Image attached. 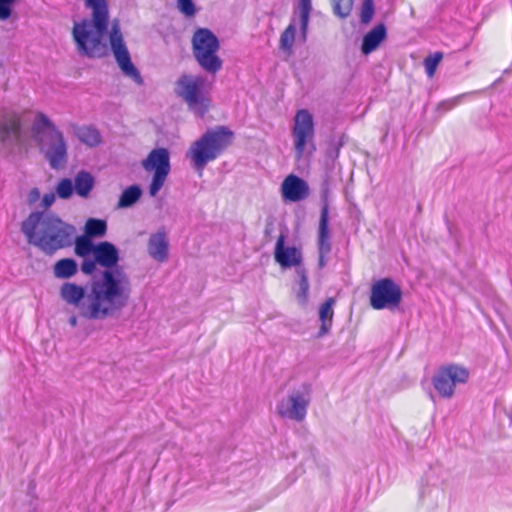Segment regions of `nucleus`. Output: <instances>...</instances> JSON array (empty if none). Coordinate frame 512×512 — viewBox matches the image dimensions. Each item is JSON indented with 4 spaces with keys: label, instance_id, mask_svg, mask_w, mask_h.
<instances>
[{
    "label": "nucleus",
    "instance_id": "43",
    "mask_svg": "<svg viewBox=\"0 0 512 512\" xmlns=\"http://www.w3.org/2000/svg\"><path fill=\"white\" fill-rule=\"evenodd\" d=\"M294 481H295V478H293V479L289 480L288 485H289V484H291V483H293Z\"/></svg>",
    "mask_w": 512,
    "mask_h": 512
},
{
    "label": "nucleus",
    "instance_id": "20",
    "mask_svg": "<svg viewBox=\"0 0 512 512\" xmlns=\"http://www.w3.org/2000/svg\"><path fill=\"white\" fill-rule=\"evenodd\" d=\"M21 124L19 119L12 117L0 121V140L3 143L16 142L20 138Z\"/></svg>",
    "mask_w": 512,
    "mask_h": 512
},
{
    "label": "nucleus",
    "instance_id": "16",
    "mask_svg": "<svg viewBox=\"0 0 512 512\" xmlns=\"http://www.w3.org/2000/svg\"><path fill=\"white\" fill-rule=\"evenodd\" d=\"M147 251L151 258L157 262H165L168 258L169 241L165 231L160 230L150 235Z\"/></svg>",
    "mask_w": 512,
    "mask_h": 512
},
{
    "label": "nucleus",
    "instance_id": "10",
    "mask_svg": "<svg viewBox=\"0 0 512 512\" xmlns=\"http://www.w3.org/2000/svg\"><path fill=\"white\" fill-rule=\"evenodd\" d=\"M146 172H153L149 194L155 197L162 189L171 170L170 154L166 148H155L142 161Z\"/></svg>",
    "mask_w": 512,
    "mask_h": 512
},
{
    "label": "nucleus",
    "instance_id": "3",
    "mask_svg": "<svg viewBox=\"0 0 512 512\" xmlns=\"http://www.w3.org/2000/svg\"><path fill=\"white\" fill-rule=\"evenodd\" d=\"M92 11L91 19L75 22L72 30L78 51L88 57H102L107 47L102 42L108 31L109 10L107 0H84Z\"/></svg>",
    "mask_w": 512,
    "mask_h": 512
},
{
    "label": "nucleus",
    "instance_id": "39",
    "mask_svg": "<svg viewBox=\"0 0 512 512\" xmlns=\"http://www.w3.org/2000/svg\"><path fill=\"white\" fill-rule=\"evenodd\" d=\"M40 197H41L40 190L38 188L34 187L28 192L27 197H26V202L28 205L32 206L36 202L39 201Z\"/></svg>",
    "mask_w": 512,
    "mask_h": 512
},
{
    "label": "nucleus",
    "instance_id": "19",
    "mask_svg": "<svg viewBox=\"0 0 512 512\" xmlns=\"http://www.w3.org/2000/svg\"><path fill=\"white\" fill-rule=\"evenodd\" d=\"M334 298H328L319 308V321L321 323L317 338H322L329 333L334 316Z\"/></svg>",
    "mask_w": 512,
    "mask_h": 512
},
{
    "label": "nucleus",
    "instance_id": "14",
    "mask_svg": "<svg viewBox=\"0 0 512 512\" xmlns=\"http://www.w3.org/2000/svg\"><path fill=\"white\" fill-rule=\"evenodd\" d=\"M281 195L286 202H299L309 195L308 183L302 178L290 174L281 184Z\"/></svg>",
    "mask_w": 512,
    "mask_h": 512
},
{
    "label": "nucleus",
    "instance_id": "4",
    "mask_svg": "<svg viewBox=\"0 0 512 512\" xmlns=\"http://www.w3.org/2000/svg\"><path fill=\"white\" fill-rule=\"evenodd\" d=\"M234 133L226 126L208 129L196 140L187 152L197 169H203L209 162L218 158L233 142Z\"/></svg>",
    "mask_w": 512,
    "mask_h": 512
},
{
    "label": "nucleus",
    "instance_id": "28",
    "mask_svg": "<svg viewBox=\"0 0 512 512\" xmlns=\"http://www.w3.org/2000/svg\"><path fill=\"white\" fill-rule=\"evenodd\" d=\"M296 35V19L293 18L288 27L283 31L280 36L279 48L288 54L292 53Z\"/></svg>",
    "mask_w": 512,
    "mask_h": 512
},
{
    "label": "nucleus",
    "instance_id": "1",
    "mask_svg": "<svg viewBox=\"0 0 512 512\" xmlns=\"http://www.w3.org/2000/svg\"><path fill=\"white\" fill-rule=\"evenodd\" d=\"M93 258L105 270L86 285L64 282L60 297L74 306L81 317L105 320L127 306L132 293L131 280L122 269H113L119 261V251L114 244L107 241L96 244Z\"/></svg>",
    "mask_w": 512,
    "mask_h": 512
},
{
    "label": "nucleus",
    "instance_id": "18",
    "mask_svg": "<svg viewBox=\"0 0 512 512\" xmlns=\"http://www.w3.org/2000/svg\"><path fill=\"white\" fill-rule=\"evenodd\" d=\"M386 38V28L384 24H379L370 30L362 40L361 50L365 55L370 54Z\"/></svg>",
    "mask_w": 512,
    "mask_h": 512
},
{
    "label": "nucleus",
    "instance_id": "12",
    "mask_svg": "<svg viewBox=\"0 0 512 512\" xmlns=\"http://www.w3.org/2000/svg\"><path fill=\"white\" fill-rule=\"evenodd\" d=\"M402 300V291L390 278H383L371 286L370 305L375 310L396 308Z\"/></svg>",
    "mask_w": 512,
    "mask_h": 512
},
{
    "label": "nucleus",
    "instance_id": "11",
    "mask_svg": "<svg viewBox=\"0 0 512 512\" xmlns=\"http://www.w3.org/2000/svg\"><path fill=\"white\" fill-rule=\"evenodd\" d=\"M469 378L466 368L450 364L440 367L432 378L435 390L443 398H451L454 395L455 387L464 384Z\"/></svg>",
    "mask_w": 512,
    "mask_h": 512
},
{
    "label": "nucleus",
    "instance_id": "41",
    "mask_svg": "<svg viewBox=\"0 0 512 512\" xmlns=\"http://www.w3.org/2000/svg\"><path fill=\"white\" fill-rule=\"evenodd\" d=\"M329 254H319L318 266L320 269L324 268L327 265V256Z\"/></svg>",
    "mask_w": 512,
    "mask_h": 512
},
{
    "label": "nucleus",
    "instance_id": "23",
    "mask_svg": "<svg viewBox=\"0 0 512 512\" xmlns=\"http://www.w3.org/2000/svg\"><path fill=\"white\" fill-rule=\"evenodd\" d=\"M78 271V265L72 258H64L57 261L53 267L54 276L58 279H69Z\"/></svg>",
    "mask_w": 512,
    "mask_h": 512
},
{
    "label": "nucleus",
    "instance_id": "37",
    "mask_svg": "<svg viewBox=\"0 0 512 512\" xmlns=\"http://www.w3.org/2000/svg\"><path fill=\"white\" fill-rule=\"evenodd\" d=\"M15 0H0V20H6L11 16V5Z\"/></svg>",
    "mask_w": 512,
    "mask_h": 512
},
{
    "label": "nucleus",
    "instance_id": "15",
    "mask_svg": "<svg viewBox=\"0 0 512 512\" xmlns=\"http://www.w3.org/2000/svg\"><path fill=\"white\" fill-rule=\"evenodd\" d=\"M274 257L277 263L283 268L302 267V253L296 247H286L285 238L280 235L277 239Z\"/></svg>",
    "mask_w": 512,
    "mask_h": 512
},
{
    "label": "nucleus",
    "instance_id": "25",
    "mask_svg": "<svg viewBox=\"0 0 512 512\" xmlns=\"http://www.w3.org/2000/svg\"><path fill=\"white\" fill-rule=\"evenodd\" d=\"M142 196V190L139 185L134 184L127 187L120 195L117 208L124 209L133 206Z\"/></svg>",
    "mask_w": 512,
    "mask_h": 512
},
{
    "label": "nucleus",
    "instance_id": "7",
    "mask_svg": "<svg viewBox=\"0 0 512 512\" xmlns=\"http://www.w3.org/2000/svg\"><path fill=\"white\" fill-rule=\"evenodd\" d=\"M291 135L297 159L308 158L316 151L314 118L309 110L299 109L295 113Z\"/></svg>",
    "mask_w": 512,
    "mask_h": 512
},
{
    "label": "nucleus",
    "instance_id": "26",
    "mask_svg": "<svg viewBox=\"0 0 512 512\" xmlns=\"http://www.w3.org/2000/svg\"><path fill=\"white\" fill-rule=\"evenodd\" d=\"M311 10H312L311 0H299V4H298L296 13H298V15H299V25H300L301 37H302L303 41H306Z\"/></svg>",
    "mask_w": 512,
    "mask_h": 512
},
{
    "label": "nucleus",
    "instance_id": "33",
    "mask_svg": "<svg viewBox=\"0 0 512 512\" xmlns=\"http://www.w3.org/2000/svg\"><path fill=\"white\" fill-rule=\"evenodd\" d=\"M333 10L341 18L347 17L352 9V0H332Z\"/></svg>",
    "mask_w": 512,
    "mask_h": 512
},
{
    "label": "nucleus",
    "instance_id": "5",
    "mask_svg": "<svg viewBox=\"0 0 512 512\" xmlns=\"http://www.w3.org/2000/svg\"><path fill=\"white\" fill-rule=\"evenodd\" d=\"M174 91L196 116L202 118L209 111L210 87L204 76L182 74L175 83Z\"/></svg>",
    "mask_w": 512,
    "mask_h": 512
},
{
    "label": "nucleus",
    "instance_id": "31",
    "mask_svg": "<svg viewBox=\"0 0 512 512\" xmlns=\"http://www.w3.org/2000/svg\"><path fill=\"white\" fill-rule=\"evenodd\" d=\"M56 194L61 199H69L73 192H74V186L73 181L69 178H63L61 179L56 188H55Z\"/></svg>",
    "mask_w": 512,
    "mask_h": 512
},
{
    "label": "nucleus",
    "instance_id": "2",
    "mask_svg": "<svg viewBox=\"0 0 512 512\" xmlns=\"http://www.w3.org/2000/svg\"><path fill=\"white\" fill-rule=\"evenodd\" d=\"M21 231L29 244L52 255L71 245L75 229L53 213L35 211L21 223Z\"/></svg>",
    "mask_w": 512,
    "mask_h": 512
},
{
    "label": "nucleus",
    "instance_id": "42",
    "mask_svg": "<svg viewBox=\"0 0 512 512\" xmlns=\"http://www.w3.org/2000/svg\"><path fill=\"white\" fill-rule=\"evenodd\" d=\"M68 322L72 327H76L78 324V318L76 316H71Z\"/></svg>",
    "mask_w": 512,
    "mask_h": 512
},
{
    "label": "nucleus",
    "instance_id": "27",
    "mask_svg": "<svg viewBox=\"0 0 512 512\" xmlns=\"http://www.w3.org/2000/svg\"><path fill=\"white\" fill-rule=\"evenodd\" d=\"M296 273L299 277V288L296 293V298L301 306H306L309 298V282L307 272L304 267H298Z\"/></svg>",
    "mask_w": 512,
    "mask_h": 512
},
{
    "label": "nucleus",
    "instance_id": "30",
    "mask_svg": "<svg viewBox=\"0 0 512 512\" xmlns=\"http://www.w3.org/2000/svg\"><path fill=\"white\" fill-rule=\"evenodd\" d=\"M96 244H93L89 237H78L75 242V253L78 256L86 257L89 254L94 255Z\"/></svg>",
    "mask_w": 512,
    "mask_h": 512
},
{
    "label": "nucleus",
    "instance_id": "24",
    "mask_svg": "<svg viewBox=\"0 0 512 512\" xmlns=\"http://www.w3.org/2000/svg\"><path fill=\"white\" fill-rule=\"evenodd\" d=\"M32 131L39 136H46L47 138L54 134V131H59L50 119L43 113H37L35 116Z\"/></svg>",
    "mask_w": 512,
    "mask_h": 512
},
{
    "label": "nucleus",
    "instance_id": "9",
    "mask_svg": "<svg viewBox=\"0 0 512 512\" xmlns=\"http://www.w3.org/2000/svg\"><path fill=\"white\" fill-rule=\"evenodd\" d=\"M109 44L117 65L122 73L136 84L142 85L143 78L131 61L129 50L124 41L119 22L113 21L109 30Z\"/></svg>",
    "mask_w": 512,
    "mask_h": 512
},
{
    "label": "nucleus",
    "instance_id": "38",
    "mask_svg": "<svg viewBox=\"0 0 512 512\" xmlns=\"http://www.w3.org/2000/svg\"><path fill=\"white\" fill-rule=\"evenodd\" d=\"M97 261H95V258L93 259H84V261L81 264V270L84 274L90 275L92 274L96 269Z\"/></svg>",
    "mask_w": 512,
    "mask_h": 512
},
{
    "label": "nucleus",
    "instance_id": "40",
    "mask_svg": "<svg viewBox=\"0 0 512 512\" xmlns=\"http://www.w3.org/2000/svg\"><path fill=\"white\" fill-rule=\"evenodd\" d=\"M55 198V194L52 192L44 194V196L42 197L41 206L44 209H48L55 202Z\"/></svg>",
    "mask_w": 512,
    "mask_h": 512
},
{
    "label": "nucleus",
    "instance_id": "6",
    "mask_svg": "<svg viewBox=\"0 0 512 512\" xmlns=\"http://www.w3.org/2000/svg\"><path fill=\"white\" fill-rule=\"evenodd\" d=\"M191 42L194 58L205 72L216 74L221 70L223 62L217 55L219 40L209 29L198 28Z\"/></svg>",
    "mask_w": 512,
    "mask_h": 512
},
{
    "label": "nucleus",
    "instance_id": "32",
    "mask_svg": "<svg viewBox=\"0 0 512 512\" xmlns=\"http://www.w3.org/2000/svg\"><path fill=\"white\" fill-rule=\"evenodd\" d=\"M442 58V53L436 52L424 59V67L429 77H432L435 74L436 68L440 61L442 60Z\"/></svg>",
    "mask_w": 512,
    "mask_h": 512
},
{
    "label": "nucleus",
    "instance_id": "17",
    "mask_svg": "<svg viewBox=\"0 0 512 512\" xmlns=\"http://www.w3.org/2000/svg\"><path fill=\"white\" fill-rule=\"evenodd\" d=\"M331 252L330 234H329V210L324 205L321 209L319 230H318V253L329 254Z\"/></svg>",
    "mask_w": 512,
    "mask_h": 512
},
{
    "label": "nucleus",
    "instance_id": "8",
    "mask_svg": "<svg viewBox=\"0 0 512 512\" xmlns=\"http://www.w3.org/2000/svg\"><path fill=\"white\" fill-rule=\"evenodd\" d=\"M311 393V385L308 383H302L294 388L277 404L278 414L283 418L301 422L306 417Z\"/></svg>",
    "mask_w": 512,
    "mask_h": 512
},
{
    "label": "nucleus",
    "instance_id": "13",
    "mask_svg": "<svg viewBox=\"0 0 512 512\" xmlns=\"http://www.w3.org/2000/svg\"><path fill=\"white\" fill-rule=\"evenodd\" d=\"M45 156L53 169L62 168L67 161V146L60 131L48 137Z\"/></svg>",
    "mask_w": 512,
    "mask_h": 512
},
{
    "label": "nucleus",
    "instance_id": "29",
    "mask_svg": "<svg viewBox=\"0 0 512 512\" xmlns=\"http://www.w3.org/2000/svg\"><path fill=\"white\" fill-rule=\"evenodd\" d=\"M107 230L106 221L90 218L85 224V233L88 237H102Z\"/></svg>",
    "mask_w": 512,
    "mask_h": 512
},
{
    "label": "nucleus",
    "instance_id": "36",
    "mask_svg": "<svg viewBox=\"0 0 512 512\" xmlns=\"http://www.w3.org/2000/svg\"><path fill=\"white\" fill-rule=\"evenodd\" d=\"M465 96H466V94H462V95H458L454 98L442 101L438 105V109L443 110L444 112H447V111L453 109L454 107H456L461 102L462 98H464Z\"/></svg>",
    "mask_w": 512,
    "mask_h": 512
},
{
    "label": "nucleus",
    "instance_id": "34",
    "mask_svg": "<svg viewBox=\"0 0 512 512\" xmlns=\"http://www.w3.org/2000/svg\"><path fill=\"white\" fill-rule=\"evenodd\" d=\"M178 10L185 17H193L196 14V8L193 0H177Z\"/></svg>",
    "mask_w": 512,
    "mask_h": 512
},
{
    "label": "nucleus",
    "instance_id": "21",
    "mask_svg": "<svg viewBox=\"0 0 512 512\" xmlns=\"http://www.w3.org/2000/svg\"><path fill=\"white\" fill-rule=\"evenodd\" d=\"M73 132L77 139L89 147L98 146L101 143L100 132L91 125L73 126Z\"/></svg>",
    "mask_w": 512,
    "mask_h": 512
},
{
    "label": "nucleus",
    "instance_id": "35",
    "mask_svg": "<svg viewBox=\"0 0 512 512\" xmlns=\"http://www.w3.org/2000/svg\"><path fill=\"white\" fill-rule=\"evenodd\" d=\"M374 14V5L372 0H365L362 8H361V22L362 23H369L373 17Z\"/></svg>",
    "mask_w": 512,
    "mask_h": 512
},
{
    "label": "nucleus",
    "instance_id": "22",
    "mask_svg": "<svg viewBox=\"0 0 512 512\" xmlns=\"http://www.w3.org/2000/svg\"><path fill=\"white\" fill-rule=\"evenodd\" d=\"M94 185V177L87 171L78 172L74 178V191L82 198H87L90 195Z\"/></svg>",
    "mask_w": 512,
    "mask_h": 512
}]
</instances>
